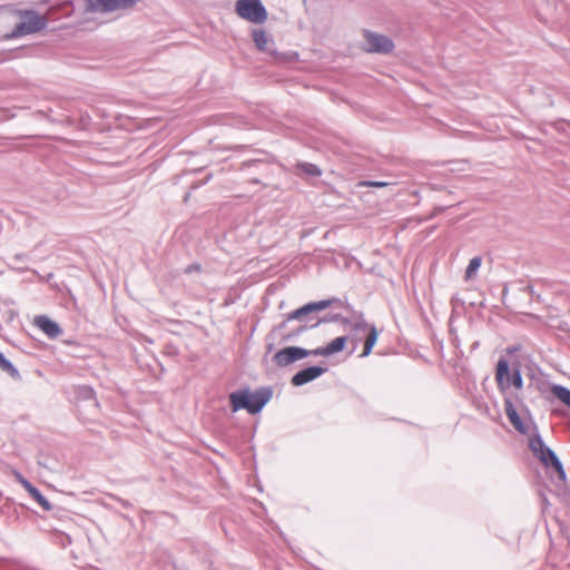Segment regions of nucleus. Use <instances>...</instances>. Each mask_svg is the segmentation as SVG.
Instances as JSON below:
<instances>
[{
  "label": "nucleus",
  "instance_id": "1a4fd4ad",
  "mask_svg": "<svg viewBox=\"0 0 570 570\" xmlns=\"http://www.w3.org/2000/svg\"><path fill=\"white\" fill-rule=\"evenodd\" d=\"M324 372H325V368L320 367V366H311V367L304 368V370L297 372L292 377V384L295 386H301L303 384H306V383L315 380L316 377L322 375Z\"/></svg>",
  "mask_w": 570,
  "mask_h": 570
},
{
  "label": "nucleus",
  "instance_id": "6ab92c4d",
  "mask_svg": "<svg viewBox=\"0 0 570 570\" xmlns=\"http://www.w3.org/2000/svg\"><path fill=\"white\" fill-rule=\"evenodd\" d=\"M299 168L311 176H320L322 174L321 169L314 164H302Z\"/></svg>",
  "mask_w": 570,
  "mask_h": 570
},
{
  "label": "nucleus",
  "instance_id": "7ed1b4c3",
  "mask_svg": "<svg viewBox=\"0 0 570 570\" xmlns=\"http://www.w3.org/2000/svg\"><path fill=\"white\" fill-rule=\"evenodd\" d=\"M235 11L238 17L253 23H264L268 18L261 0H237Z\"/></svg>",
  "mask_w": 570,
  "mask_h": 570
},
{
  "label": "nucleus",
  "instance_id": "ddd939ff",
  "mask_svg": "<svg viewBox=\"0 0 570 570\" xmlns=\"http://www.w3.org/2000/svg\"><path fill=\"white\" fill-rule=\"evenodd\" d=\"M33 324L50 338H56L61 334L59 325L47 316L41 315L35 317Z\"/></svg>",
  "mask_w": 570,
  "mask_h": 570
},
{
  "label": "nucleus",
  "instance_id": "f257e3e1",
  "mask_svg": "<svg viewBox=\"0 0 570 570\" xmlns=\"http://www.w3.org/2000/svg\"><path fill=\"white\" fill-rule=\"evenodd\" d=\"M272 393L268 390H259L254 393L239 391L229 395L232 411L237 412L245 409L250 414L258 413L271 399Z\"/></svg>",
  "mask_w": 570,
  "mask_h": 570
},
{
  "label": "nucleus",
  "instance_id": "4be33fe9",
  "mask_svg": "<svg viewBox=\"0 0 570 570\" xmlns=\"http://www.w3.org/2000/svg\"><path fill=\"white\" fill-rule=\"evenodd\" d=\"M358 186L382 188V187L389 186V183H386V181H360Z\"/></svg>",
  "mask_w": 570,
  "mask_h": 570
},
{
  "label": "nucleus",
  "instance_id": "f8f14e48",
  "mask_svg": "<svg viewBox=\"0 0 570 570\" xmlns=\"http://www.w3.org/2000/svg\"><path fill=\"white\" fill-rule=\"evenodd\" d=\"M346 336H340L331 341L326 346L312 350L313 355L330 356L344 350L347 343Z\"/></svg>",
  "mask_w": 570,
  "mask_h": 570
},
{
  "label": "nucleus",
  "instance_id": "a211bd4d",
  "mask_svg": "<svg viewBox=\"0 0 570 570\" xmlns=\"http://www.w3.org/2000/svg\"><path fill=\"white\" fill-rule=\"evenodd\" d=\"M481 263H482L481 257H473V258L470 261V263H469V265H468V267H466V269H465V279H471V278H473V277H474V275H475L476 271H478V269L480 268V266H481Z\"/></svg>",
  "mask_w": 570,
  "mask_h": 570
},
{
  "label": "nucleus",
  "instance_id": "9d476101",
  "mask_svg": "<svg viewBox=\"0 0 570 570\" xmlns=\"http://www.w3.org/2000/svg\"><path fill=\"white\" fill-rule=\"evenodd\" d=\"M330 305H331L330 301H320L316 303L306 304L303 307L297 308V309L293 311L292 313H289L287 315V321L302 320L305 315H307L312 312L326 309L327 307H330Z\"/></svg>",
  "mask_w": 570,
  "mask_h": 570
},
{
  "label": "nucleus",
  "instance_id": "0eeeda50",
  "mask_svg": "<svg viewBox=\"0 0 570 570\" xmlns=\"http://www.w3.org/2000/svg\"><path fill=\"white\" fill-rule=\"evenodd\" d=\"M312 354V351L304 350L302 347L289 346L279 350L273 356V361L278 366H287L298 360H302Z\"/></svg>",
  "mask_w": 570,
  "mask_h": 570
},
{
  "label": "nucleus",
  "instance_id": "f03ea898",
  "mask_svg": "<svg viewBox=\"0 0 570 570\" xmlns=\"http://www.w3.org/2000/svg\"><path fill=\"white\" fill-rule=\"evenodd\" d=\"M21 21L14 27L11 37L18 38L31 33H37L47 27V16H42L35 10L19 11Z\"/></svg>",
  "mask_w": 570,
  "mask_h": 570
},
{
  "label": "nucleus",
  "instance_id": "dca6fc26",
  "mask_svg": "<svg viewBox=\"0 0 570 570\" xmlns=\"http://www.w3.org/2000/svg\"><path fill=\"white\" fill-rule=\"evenodd\" d=\"M504 411H505V414H507L510 423L514 426V429L521 433H525L527 426L520 419L515 407L513 406V404L510 400L504 401Z\"/></svg>",
  "mask_w": 570,
  "mask_h": 570
},
{
  "label": "nucleus",
  "instance_id": "9b49d317",
  "mask_svg": "<svg viewBox=\"0 0 570 570\" xmlns=\"http://www.w3.org/2000/svg\"><path fill=\"white\" fill-rule=\"evenodd\" d=\"M17 479L19 483L23 487V489L30 494V497L46 511H50L52 505L50 502L41 494V492L35 488L28 480H26L22 475L18 474Z\"/></svg>",
  "mask_w": 570,
  "mask_h": 570
},
{
  "label": "nucleus",
  "instance_id": "20e7f679",
  "mask_svg": "<svg viewBox=\"0 0 570 570\" xmlns=\"http://www.w3.org/2000/svg\"><path fill=\"white\" fill-rule=\"evenodd\" d=\"M85 11L89 13H108L117 10H126L134 7L140 0H82Z\"/></svg>",
  "mask_w": 570,
  "mask_h": 570
},
{
  "label": "nucleus",
  "instance_id": "4468645a",
  "mask_svg": "<svg viewBox=\"0 0 570 570\" xmlns=\"http://www.w3.org/2000/svg\"><path fill=\"white\" fill-rule=\"evenodd\" d=\"M253 41L256 48L263 52L273 53V39L264 29H254L252 31Z\"/></svg>",
  "mask_w": 570,
  "mask_h": 570
},
{
  "label": "nucleus",
  "instance_id": "2eb2a0df",
  "mask_svg": "<svg viewBox=\"0 0 570 570\" xmlns=\"http://www.w3.org/2000/svg\"><path fill=\"white\" fill-rule=\"evenodd\" d=\"M495 381L501 391L509 389L511 385L510 373H509V363L504 358H500L497 364Z\"/></svg>",
  "mask_w": 570,
  "mask_h": 570
},
{
  "label": "nucleus",
  "instance_id": "f3484780",
  "mask_svg": "<svg viewBox=\"0 0 570 570\" xmlns=\"http://www.w3.org/2000/svg\"><path fill=\"white\" fill-rule=\"evenodd\" d=\"M552 393L556 397H558L563 404L570 407V390L560 386L554 385L552 387Z\"/></svg>",
  "mask_w": 570,
  "mask_h": 570
},
{
  "label": "nucleus",
  "instance_id": "5701e85b",
  "mask_svg": "<svg viewBox=\"0 0 570 570\" xmlns=\"http://www.w3.org/2000/svg\"><path fill=\"white\" fill-rule=\"evenodd\" d=\"M57 9H58V7H51V8L48 9V13H51L52 11H55Z\"/></svg>",
  "mask_w": 570,
  "mask_h": 570
},
{
  "label": "nucleus",
  "instance_id": "412c9836",
  "mask_svg": "<svg viewBox=\"0 0 570 570\" xmlns=\"http://www.w3.org/2000/svg\"><path fill=\"white\" fill-rule=\"evenodd\" d=\"M510 383L517 389V390H520L522 389L523 386V380H522V376H521V373L519 370L514 371L512 373V380L510 381Z\"/></svg>",
  "mask_w": 570,
  "mask_h": 570
},
{
  "label": "nucleus",
  "instance_id": "6e6552de",
  "mask_svg": "<svg viewBox=\"0 0 570 570\" xmlns=\"http://www.w3.org/2000/svg\"><path fill=\"white\" fill-rule=\"evenodd\" d=\"M355 330H367V335L364 342L363 352L361 354L362 357H365L371 354L374 345L379 338V332L374 325H368L365 322L357 323L354 326Z\"/></svg>",
  "mask_w": 570,
  "mask_h": 570
},
{
  "label": "nucleus",
  "instance_id": "423d86ee",
  "mask_svg": "<svg viewBox=\"0 0 570 570\" xmlns=\"http://www.w3.org/2000/svg\"><path fill=\"white\" fill-rule=\"evenodd\" d=\"M364 38L367 52L390 53L394 48L392 40L383 35L365 31Z\"/></svg>",
  "mask_w": 570,
  "mask_h": 570
},
{
  "label": "nucleus",
  "instance_id": "39448f33",
  "mask_svg": "<svg viewBox=\"0 0 570 570\" xmlns=\"http://www.w3.org/2000/svg\"><path fill=\"white\" fill-rule=\"evenodd\" d=\"M530 446L533 453L544 465H552L560 479L563 480L566 478L563 466L559 459L550 449L546 448L540 440L531 441Z\"/></svg>",
  "mask_w": 570,
  "mask_h": 570
},
{
  "label": "nucleus",
  "instance_id": "aec40b11",
  "mask_svg": "<svg viewBox=\"0 0 570 570\" xmlns=\"http://www.w3.org/2000/svg\"><path fill=\"white\" fill-rule=\"evenodd\" d=\"M0 368L7 373L14 374L17 371L13 365L0 353Z\"/></svg>",
  "mask_w": 570,
  "mask_h": 570
}]
</instances>
